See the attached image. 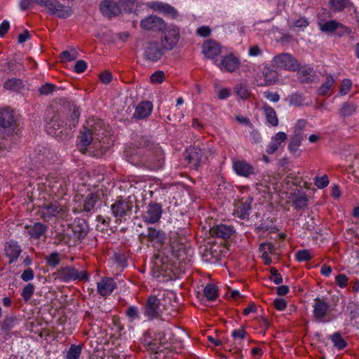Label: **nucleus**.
<instances>
[{
  "instance_id": "nucleus-1",
  "label": "nucleus",
  "mask_w": 359,
  "mask_h": 359,
  "mask_svg": "<svg viewBox=\"0 0 359 359\" xmlns=\"http://www.w3.org/2000/svg\"><path fill=\"white\" fill-rule=\"evenodd\" d=\"M67 100L65 98H55L53 101V111L48 112V120L46 121V132L56 137L62 138L65 136L66 128L64 126V121L61 120V114H65L67 110Z\"/></svg>"
},
{
  "instance_id": "nucleus-2",
  "label": "nucleus",
  "mask_w": 359,
  "mask_h": 359,
  "mask_svg": "<svg viewBox=\"0 0 359 359\" xmlns=\"http://www.w3.org/2000/svg\"><path fill=\"white\" fill-rule=\"evenodd\" d=\"M160 33V43L165 50H172L177 46L180 39V29L178 26L166 23Z\"/></svg>"
},
{
  "instance_id": "nucleus-3",
  "label": "nucleus",
  "mask_w": 359,
  "mask_h": 359,
  "mask_svg": "<svg viewBox=\"0 0 359 359\" xmlns=\"http://www.w3.org/2000/svg\"><path fill=\"white\" fill-rule=\"evenodd\" d=\"M172 262L170 256L164 255V252L161 251L155 255L151 261V273L152 276L160 282L163 281L162 278L168 276V271Z\"/></svg>"
},
{
  "instance_id": "nucleus-4",
  "label": "nucleus",
  "mask_w": 359,
  "mask_h": 359,
  "mask_svg": "<svg viewBox=\"0 0 359 359\" xmlns=\"http://www.w3.org/2000/svg\"><path fill=\"white\" fill-rule=\"evenodd\" d=\"M320 30L326 34H335L343 36L349 33V29L346 26L334 20H320L318 23Z\"/></svg>"
},
{
  "instance_id": "nucleus-5",
  "label": "nucleus",
  "mask_w": 359,
  "mask_h": 359,
  "mask_svg": "<svg viewBox=\"0 0 359 359\" xmlns=\"http://www.w3.org/2000/svg\"><path fill=\"white\" fill-rule=\"evenodd\" d=\"M39 6H44L48 13L50 15H56L61 18H66L67 11L65 6L60 4L57 0H33Z\"/></svg>"
},
{
  "instance_id": "nucleus-6",
  "label": "nucleus",
  "mask_w": 359,
  "mask_h": 359,
  "mask_svg": "<svg viewBox=\"0 0 359 359\" xmlns=\"http://www.w3.org/2000/svg\"><path fill=\"white\" fill-rule=\"evenodd\" d=\"M165 20L156 15H150L141 20L140 27L146 31H158L161 30L165 26Z\"/></svg>"
},
{
  "instance_id": "nucleus-7",
  "label": "nucleus",
  "mask_w": 359,
  "mask_h": 359,
  "mask_svg": "<svg viewBox=\"0 0 359 359\" xmlns=\"http://www.w3.org/2000/svg\"><path fill=\"white\" fill-rule=\"evenodd\" d=\"M0 126L8 133L14 131L17 127V120L10 108L0 110Z\"/></svg>"
},
{
  "instance_id": "nucleus-8",
  "label": "nucleus",
  "mask_w": 359,
  "mask_h": 359,
  "mask_svg": "<svg viewBox=\"0 0 359 359\" xmlns=\"http://www.w3.org/2000/svg\"><path fill=\"white\" fill-rule=\"evenodd\" d=\"M274 65L278 68L294 71L298 69L299 64L296 60L288 53H282L273 59Z\"/></svg>"
},
{
  "instance_id": "nucleus-9",
  "label": "nucleus",
  "mask_w": 359,
  "mask_h": 359,
  "mask_svg": "<svg viewBox=\"0 0 359 359\" xmlns=\"http://www.w3.org/2000/svg\"><path fill=\"white\" fill-rule=\"evenodd\" d=\"M214 64L222 72H233L238 69V59L232 53L223 56L220 61L215 60Z\"/></svg>"
},
{
  "instance_id": "nucleus-10",
  "label": "nucleus",
  "mask_w": 359,
  "mask_h": 359,
  "mask_svg": "<svg viewBox=\"0 0 359 359\" xmlns=\"http://www.w3.org/2000/svg\"><path fill=\"white\" fill-rule=\"evenodd\" d=\"M146 6L153 11L162 13L171 18H176L178 16L177 11L166 3L161 1H149L147 3Z\"/></svg>"
},
{
  "instance_id": "nucleus-11",
  "label": "nucleus",
  "mask_w": 359,
  "mask_h": 359,
  "mask_svg": "<svg viewBox=\"0 0 359 359\" xmlns=\"http://www.w3.org/2000/svg\"><path fill=\"white\" fill-rule=\"evenodd\" d=\"M165 49L156 41L148 42L144 49L145 57L152 62L158 60L163 55Z\"/></svg>"
},
{
  "instance_id": "nucleus-12",
  "label": "nucleus",
  "mask_w": 359,
  "mask_h": 359,
  "mask_svg": "<svg viewBox=\"0 0 359 359\" xmlns=\"http://www.w3.org/2000/svg\"><path fill=\"white\" fill-rule=\"evenodd\" d=\"M221 53V46L215 41H207L202 46V53L204 57L212 60L213 62L217 60L216 57L220 55Z\"/></svg>"
},
{
  "instance_id": "nucleus-13",
  "label": "nucleus",
  "mask_w": 359,
  "mask_h": 359,
  "mask_svg": "<svg viewBox=\"0 0 359 359\" xmlns=\"http://www.w3.org/2000/svg\"><path fill=\"white\" fill-rule=\"evenodd\" d=\"M97 141H99V137H97L95 131L85 129L79 137L77 147L81 151H84L90 144H95Z\"/></svg>"
},
{
  "instance_id": "nucleus-14",
  "label": "nucleus",
  "mask_w": 359,
  "mask_h": 359,
  "mask_svg": "<svg viewBox=\"0 0 359 359\" xmlns=\"http://www.w3.org/2000/svg\"><path fill=\"white\" fill-rule=\"evenodd\" d=\"M187 159L196 167L207 158L208 152L205 151V148L190 147L187 150Z\"/></svg>"
},
{
  "instance_id": "nucleus-15",
  "label": "nucleus",
  "mask_w": 359,
  "mask_h": 359,
  "mask_svg": "<svg viewBox=\"0 0 359 359\" xmlns=\"http://www.w3.org/2000/svg\"><path fill=\"white\" fill-rule=\"evenodd\" d=\"M161 214V207L158 204L150 203L143 213V220L149 224H154L160 219Z\"/></svg>"
},
{
  "instance_id": "nucleus-16",
  "label": "nucleus",
  "mask_w": 359,
  "mask_h": 359,
  "mask_svg": "<svg viewBox=\"0 0 359 359\" xmlns=\"http://www.w3.org/2000/svg\"><path fill=\"white\" fill-rule=\"evenodd\" d=\"M62 208L57 203H50L42 206L39 211V216L46 222L50 221L53 217L57 216Z\"/></svg>"
},
{
  "instance_id": "nucleus-17",
  "label": "nucleus",
  "mask_w": 359,
  "mask_h": 359,
  "mask_svg": "<svg viewBox=\"0 0 359 359\" xmlns=\"http://www.w3.org/2000/svg\"><path fill=\"white\" fill-rule=\"evenodd\" d=\"M82 198L83 197L80 196H76L74 202H82V204L81 203L79 205L80 207L78 210H76V208H74V212H79L81 210L89 212L93 209L97 201V196L95 194L90 193L84 200H82Z\"/></svg>"
},
{
  "instance_id": "nucleus-18",
  "label": "nucleus",
  "mask_w": 359,
  "mask_h": 359,
  "mask_svg": "<svg viewBox=\"0 0 359 359\" xmlns=\"http://www.w3.org/2000/svg\"><path fill=\"white\" fill-rule=\"evenodd\" d=\"M131 208L130 204L126 201H118L111 205L112 213L118 219L129 215Z\"/></svg>"
},
{
  "instance_id": "nucleus-19",
  "label": "nucleus",
  "mask_w": 359,
  "mask_h": 359,
  "mask_svg": "<svg viewBox=\"0 0 359 359\" xmlns=\"http://www.w3.org/2000/svg\"><path fill=\"white\" fill-rule=\"evenodd\" d=\"M233 168L236 173L240 176L248 177L255 174V168L248 162L244 161H236Z\"/></svg>"
},
{
  "instance_id": "nucleus-20",
  "label": "nucleus",
  "mask_w": 359,
  "mask_h": 359,
  "mask_svg": "<svg viewBox=\"0 0 359 359\" xmlns=\"http://www.w3.org/2000/svg\"><path fill=\"white\" fill-rule=\"evenodd\" d=\"M287 140V135L284 132H278L273 135L269 143L266 152L269 154L275 153Z\"/></svg>"
},
{
  "instance_id": "nucleus-21",
  "label": "nucleus",
  "mask_w": 359,
  "mask_h": 359,
  "mask_svg": "<svg viewBox=\"0 0 359 359\" xmlns=\"http://www.w3.org/2000/svg\"><path fill=\"white\" fill-rule=\"evenodd\" d=\"M116 287V283L111 278H104L97 284V291L102 296L109 295Z\"/></svg>"
},
{
  "instance_id": "nucleus-22",
  "label": "nucleus",
  "mask_w": 359,
  "mask_h": 359,
  "mask_svg": "<svg viewBox=\"0 0 359 359\" xmlns=\"http://www.w3.org/2000/svg\"><path fill=\"white\" fill-rule=\"evenodd\" d=\"M4 250L6 255L9 258V263L15 262L22 252L20 246L14 241L6 243Z\"/></svg>"
},
{
  "instance_id": "nucleus-23",
  "label": "nucleus",
  "mask_w": 359,
  "mask_h": 359,
  "mask_svg": "<svg viewBox=\"0 0 359 359\" xmlns=\"http://www.w3.org/2000/svg\"><path fill=\"white\" fill-rule=\"evenodd\" d=\"M102 13L108 17L117 15L121 13L119 6L111 0H104L100 4Z\"/></svg>"
},
{
  "instance_id": "nucleus-24",
  "label": "nucleus",
  "mask_w": 359,
  "mask_h": 359,
  "mask_svg": "<svg viewBox=\"0 0 359 359\" xmlns=\"http://www.w3.org/2000/svg\"><path fill=\"white\" fill-rule=\"evenodd\" d=\"M72 229L73 231L72 238L75 240L74 243H76L77 241L85 237L87 233L88 226L83 219H78L74 223Z\"/></svg>"
},
{
  "instance_id": "nucleus-25",
  "label": "nucleus",
  "mask_w": 359,
  "mask_h": 359,
  "mask_svg": "<svg viewBox=\"0 0 359 359\" xmlns=\"http://www.w3.org/2000/svg\"><path fill=\"white\" fill-rule=\"evenodd\" d=\"M160 310V302L155 296H151L148 299L145 308V313L150 318H155L158 316Z\"/></svg>"
},
{
  "instance_id": "nucleus-26",
  "label": "nucleus",
  "mask_w": 359,
  "mask_h": 359,
  "mask_svg": "<svg viewBox=\"0 0 359 359\" xmlns=\"http://www.w3.org/2000/svg\"><path fill=\"white\" fill-rule=\"evenodd\" d=\"M147 236L154 245H161L164 243L165 240V233L163 231L154 228L148 229Z\"/></svg>"
},
{
  "instance_id": "nucleus-27",
  "label": "nucleus",
  "mask_w": 359,
  "mask_h": 359,
  "mask_svg": "<svg viewBox=\"0 0 359 359\" xmlns=\"http://www.w3.org/2000/svg\"><path fill=\"white\" fill-rule=\"evenodd\" d=\"M153 104L149 101L140 102L136 107L134 116L137 118H144L149 116L152 111Z\"/></svg>"
},
{
  "instance_id": "nucleus-28",
  "label": "nucleus",
  "mask_w": 359,
  "mask_h": 359,
  "mask_svg": "<svg viewBox=\"0 0 359 359\" xmlns=\"http://www.w3.org/2000/svg\"><path fill=\"white\" fill-rule=\"evenodd\" d=\"M264 114L267 123L271 126H277L278 124V119L274 109L264 103L262 107Z\"/></svg>"
},
{
  "instance_id": "nucleus-29",
  "label": "nucleus",
  "mask_w": 359,
  "mask_h": 359,
  "mask_svg": "<svg viewBox=\"0 0 359 359\" xmlns=\"http://www.w3.org/2000/svg\"><path fill=\"white\" fill-rule=\"evenodd\" d=\"M233 233V229L230 226L219 224L211 229V233L222 238H229Z\"/></svg>"
},
{
  "instance_id": "nucleus-30",
  "label": "nucleus",
  "mask_w": 359,
  "mask_h": 359,
  "mask_svg": "<svg viewBox=\"0 0 359 359\" xmlns=\"http://www.w3.org/2000/svg\"><path fill=\"white\" fill-rule=\"evenodd\" d=\"M4 87L7 90L20 92L25 88V85L21 79L12 78L5 81Z\"/></svg>"
},
{
  "instance_id": "nucleus-31",
  "label": "nucleus",
  "mask_w": 359,
  "mask_h": 359,
  "mask_svg": "<svg viewBox=\"0 0 359 359\" xmlns=\"http://www.w3.org/2000/svg\"><path fill=\"white\" fill-rule=\"evenodd\" d=\"M47 230V226L40 222L28 227V233L32 238L39 239Z\"/></svg>"
},
{
  "instance_id": "nucleus-32",
  "label": "nucleus",
  "mask_w": 359,
  "mask_h": 359,
  "mask_svg": "<svg viewBox=\"0 0 359 359\" xmlns=\"http://www.w3.org/2000/svg\"><path fill=\"white\" fill-rule=\"evenodd\" d=\"M328 309V304L322 301H318L313 306L314 317L318 320H323Z\"/></svg>"
},
{
  "instance_id": "nucleus-33",
  "label": "nucleus",
  "mask_w": 359,
  "mask_h": 359,
  "mask_svg": "<svg viewBox=\"0 0 359 359\" xmlns=\"http://www.w3.org/2000/svg\"><path fill=\"white\" fill-rule=\"evenodd\" d=\"M263 82H260V86H271L276 81V73L269 68H265L262 71Z\"/></svg>"
},
{
  "instance_id": "nucleus-34",
  "label": "nucleus",
  "mask_w": 359,
  "mask_h": 359,
  "mask_svg": "<svg viewBox=\"0 0 359 359\" xmlns=\"http://www.w3.org/2000/svg\"><path fill=\"white\" fill-rule=\"evenodd\" d=\"M17 323L18 319L15 316H6L0 323L1 329L4 332L8 333L15 327Z\"/></svg>"
},
{
  "instance_id": "nucleus-35",
  "label": "nucleus",
  "mask_w": 359,
  "mask_h": 359,
  "mask_svg": "<svg viewBox=\"0 0 359 359\" xmlns=\"http://www.w3.org/2000/svg\"><path fill=\"white\" fill-rule=\"evenodd\" d=\"M309 24V20L305 17H299V18L294 19H289L288 20V25L290 29H303L306 28Z\"/></svg>"
},
{
  "instance_id": "nucleus-36",
  "label": "nucleus",
  "mask_w": 359,
  "mask_h": 359,
  "mask_svg": "<svg viewBox=\"0 0 359 359\" xmlns=\"http://www.w3.org/2000/svg\"><path fill=\"white\" fill-rule=\"evenodd\" d=\"M293 202L296 207L298 208H302L306 207L307 203V198L305 194L300 192L299 190H295L292 194Z\"/></svg>"
},
{
  "instance_id": "nucleus-37",
  "label": "nucleus",
  "mask_w": 359,
  "mask_h": 359,
  "mask_svg": "<svg viewBox=\"0 0 359 359\" xmlns=\"http://www.w3.org/2000/svg\"><path fill=\"white\" fill-rule=\"evenodd\" d=\"M335 82V79L332 75H327L326 76L325 81L321 85V86L318 89V93L320 95H326L329 90L331 89V87Z\"/></svg>"
},
{
  "instance_id": "nucleus-38",
  "label": "nucleus",
  "mask_w": 359,
  "mask_h": 359,
  "mask_svg": "<svg viewBox=\"0 0 359 359\" xmlns=\"http://www.w3.org/2000/svg\"><path fill=\"white\" fill-rule=\"evenodd\" d=\"M203 292L205 297L210 301L215 300L218 296L217 287L212 283L206 285Z\"/></svg>"
},
{
  "instance_id": "nucleus-39",
  "label": "nucleus",
  "mask_w": 359,
  "mask_h": 359,
  "mask_svg": "<svg viewBox=\"0 0 359 359\" xmlns=\"http://www.w3.org/2000/svg\"><path fill=\"white\" fill-rule=\"evenodd\" d=\"M356 110V106L351 102H345L342 104L340 110L339 115L342 117L349 116L353 115Z\"/></svg>"
},
{
  "instance_id": "nucleus-40",
  "label": "nucleus",
  "mask_w": 359,
  "mask_h": 359,
  "mask_svg": "<svg viewBox=\"0 0 359 359\" xmlns=\"http://www.w3.org/2000/svg\"><path fill=\"white\" fill-rule=\"evenodd\" d=\"M86 278V275L83 270L76 269L75 266L70 267L69 266V280H83Z\"/></svg>"
},
{
  "instance_id": "nucleus-41",
  "label": "nucleus",
  "mask_w": 359,
  "mask_h": 359,
  "mask_svg": "<svg viewBox=\"0 0 359 359\" xmlns=\"http://www.w3.org/2000/svg\"><path fill=\"white\" fill-rule=\"evenodd\" d=\"M83 346V344H72L69 348V359H79L81 355Z\"/></svg>"
},
{
  "instance_id": "nucleus-42",
  "label": "nucleus",
  "mask_w": 359,
  "mask_h": 359,
  "mask_svg": "<svg viewBox=\"0 0 359 359\" xmlns=\"http://www.w3.org/2000/svg\"><path fill=\"white\" fill-rule=\"evenodd\" d=\"M349 4V0H330V5L334 11H341Z\"/></svg>"
},
{
  "instance_id": "nucleus-43",
  "label": "nucleus",
  "mask_w": 359,
  "mask_h": 359,
  "mask_svg": "<svg viewBox=\"0 0 359 359\" xmlns=\"http://www.w3.org/2000/svg\"><path fill=\"white\" fill-rule=\"evenodd\" d=\"M235 91H236L237 95L241 99H243V100L247 99L250 95V90H249L248 87L247 86L241 84V83L238 84L235 87Z\"/></svg>"
},
{
  "instance_id": "nucleus-44",
  "label": "nucleus",
  "mask_w": 359,
  "mask_h": 359,
  "mask_svg": "<svg viewBox=\"0 0 359 359\" xmlns=\"http://www.w3.org/2000/svg\"><path fill=\"white\" fill-rule=\"evenodd\" d=\"M56 89L57 87L55 85L50 83H45L39 87L38 91L41 95L46 96L53 93Z\"/></svg>"
},
{
  "instance_id": "nucleus-45",
  "label": "nucleus",
  "mask_w": 359,
  "mask_h": 359,
  "mask_svg": "<svg viewBox=\"0 0 359 359\" xmlns=\"http://www.w3.org/2000/svg\"><path fill=\"white\" fill-rule=\"evenodd\" d=\"M301 79L306 82L312 81L314 71L312 68L302 69L299 72Z\"/></svg>"
},
{
  "instance_id": "nucleus-46",
  "label": "nucleus",
  "mask_w": 359,
  "mask_h": 359,
  "mask_svg": "<svg viewBox=\"0 0 359 359\" xmlns=\"http://www.w3.org/2000/svg\"><path fill=\"white\" fill-rule=\"evenodd\" d=\"M331 339L334 346L338 349H342L346 346V343L338 333L332 334L331 336Z\"/></svg>"
},
{
  "instance_id": "nucleus-47",
  "label": "nucleus",
  "mask_w": 359,
  "mask_h": 359,
  "mask_svg": "<svg viewBox=\"0 0 359 359\" xmlns=\"http://www.w3.org/2000/svg\"><path fill=\"white\" fill-rule=\"evenodd\" d=\"M287 100L291 106H300L304 102V98L300 94L294 93L290 95Z\"/></svg>"
},
{
  "instance_id": "nucleus-48",
  "label": "nucleus",
  "mask_w": 359,
  "mask_h": 359,
  "mask_svg": "<svg viewBox=\"0 0 359 359\" xmlns=\"http://www.w3.org/2000/svg\"><path fill=\"white\" fill-rule=\"evenodd\" d=\"M351 87H352V82L350 79H343V81L341 83V86H340L339 95L341 96L346 95L350 91Z\"/></svg>"
},
{
  "instance_id": "nucleus-49",
  "label": "nucleus",
  "mask_w": 359,
  "mask_h": 359,
  "mask_svg": "<svg viewBox=\"0 0 359 359\" xmlns=\"http://www.w3.org/2000/svg\"><path fill=\"white\" fill-rule=\"evenodd\" d=\"M126 315L130 322H133L140 318V312L137 307L130 306L126 311Z\"/></svg>"
},
{
  "instance_id": "nucleus-50",
  "label": "nucleus",
  "mask_w": 359,
  "mask_h": 359,
  "mask_svg": "<svg viewBox=\"0 0 359 359\" xmlns=\"http://www.w3.org/2000/svg\"><path fill=\"white\" fill-rule=\"evenodd\" d=\"M46 261L48 264L51 267H55L60 263L59 253L54 252H52L47 258Z\"/></svg>"
},
{
  "instance_id": "nucleus-51",
  "label": "nucleus",
  "mask_w": 359,
  "mask_h": 359,
  "mask_svg": "<svg viewBox=\"0 0 359 359\" xmlns=\"http://www.w3.org/2000/svg\"><path fill=\"white\" fill-rule=\"evenodd\" d=\"M34 292V286L31 284L28 283L22 290L21 295L24 298L25 300L27 301L29 300Z\"/></svg>"
},
{
  "instance_id": "nucleus-52",
  "label": "nucleus",
  "mask_w": 359,
  "mask_h": 359,
  "mask_svg": "<svg viewBox=\"0 0 359 359\" xmlns=\"http://www.w3.org/2000/svg\"><path fill=\"white\" fill-rule=\"evenodd\" d=\"M296 259L299 262H304L309 260L311 258V253L307 250H299L296 253Z\"/></svg>"
},
{
  "instance_id": "nucleus-53",
  "label": "nucleus",
  "mask_w": 359,
  "mask_h": 359,
  "mask_svg": "<svg viewBox=\"0 0 359 359\" xmlns=\"http://www.w3.org/2000/svg\"><path fill=\"white\" fill-rule=\"evenodd\" d=\"M302 142V139L299 136L295 135L292 138V140L289 144V149L292 152H294L297 150L298 147L300 146Z\"/></svg>"
},
{
  "instance_id": "nucleus-54",
  "label": "nucleus",
  "mask_w": 359,
  "mask_h": 359,
  "mask_svg": "<svg viewBox=\"0 0 359 359\" xmlns=\"http://www.w3.org/2000/svg\"><path fill=\"white\" fill-rule=\"evenodd\" d=\"M329 184V180L327 175L316 177L315 180V185L318 189H323L327 187Z\"/></svg>"
},
{
  "instance_id": "nucleus-55",
  "label": "nucleus",
  "mask_w": 359,
  "mask_h": 359,
  "mask_svg": "<svg viewBox=\"0 0 359 359\" xmlns=\"http://www.w3.org/2000/svg\"><path fill=\"white\" fill-rule=\"evenodd\" d=\"M87 68V63L82 60H77L74 62L73 69L76 73H81Z\"/></svg>"
},
{
  "instance_id": "nucleus-56",
  "label": "nucleus",
  "mask_w": 359,
  "mask_h": 359,
  "mask_svg": "<svg viewBox=\"0 0 359 359\" xmlns=\"http://www.w3.org/2000/svg\"><path fill=\"white\" fill-rule=\"evenodd\" d=\"M164 78V73L162 71H156L150 76L151 81L154 83H160L163 82Z\"/></svg>"
},
{
  "instance_id": "nucleus-57",
  "label": "nucleus",
  "mask_w": 359,
  "mask_h": 359,
  "mask_svg": "<svg viewBox=\"0 0 359 359\" xmlns=\"http://www.w3.org/2000/svg\"><path fill=\"white\" fill-rule=\"evenodd\" d=\"M231 89L228 88H220L217 90V95L219 100H226L230 97Z\"/></svg>"
},
{
  "instance_id": "nucleus-58",
  "label": "nucleus",
  "mask_w": 359,
  "mask_h": 359,
  "mask_svg": "<svg viewBox=\"0 0 359 359\" xmlns=\"http://www.w3.org/2000/svg\"><path fill=\"white\" fill-rule=\"evenodd\" d=\"M336 283L341 288H344L347 285L348 283V278L345 274H339L335 278Z\"/></svg>"
},
{
  "instance_id": "nucleus-59",
  "label": "nucleus",
  "mask_w": 359,
  "mask_h": 359,
  "mask_svg": "<svg viewBox=\"0 0 359 359\" xmlns=\"http://www.w3.org/2000/svg\"><path fill=\"white\" fill-rule=\"evenodd\" d=\"M264 96L268 100L275 103L278 102L280 100V96L277 93H273L271 91L264 92Z\"/></svg>"
},
{
  "instance_id": "nucleus-60",
  "label": "nucleus",
  "mask_w": 359,
  "mask_h": 359,
  "mask_svg": "<svg viewBox=\"0 0 359 359\" xmlns=\"http://www.w3.org/2000/svg\"><path fill=\"white\" fill-rule=\"evenodd\" d=\"M34 277L33 270L30 268L25 269L21 275V278L25 282L32 280Z\"/></svg>"
},
{
  "instance_id": "nucleus-61",
  "label": "nucleus",
  "mask_w": 359,
  "mask_h": 359,
  "mask_svg": "<svg viewBox=\"0 0 359 359\" xmlns=\"http://www.w3.org/2000/svg\"><path fill=\"white\" fill-rule=\"evenodd\" d=\"M275 308L279 311H283L286 308V302L281 298H276L273 301Z\"/></svg>"
},
{
  "instance_id": "nucleus-62",
  "label": "nucleus",
  "mask_w": 359,
  "mask_h": 359,
  "mask_svg": "<svg viewBox=\"0 0 359 359\" xmlns=\"http://www.w3.org/2000/svg\"><path fill=\"white\" fill-rule=\"evenodd\" d=\"M10 22L7 20H3L0 24V37H3L9 30Z\"/></svg>"
},
{
  "instance_id": "nucleus-63",
  "label": "nucleus",
  "mask_w": 359,
  "mask_h": 359,
  "mask_svg": "<svg viewBox=\"0 0 359 359\" xmlns=\"http://www.w3.org/2000/svg\"><path fill=\"white\" fill-rule=\"evenodd\" d=\"M112 79L111 74L109 72H104L100 74V79L102 83L108 84L111 82Z\"/></svg>"
},
{
  "instance_id": "nucleus-64",
  "label": "nucleus",
  "mask_w": 359,
  "mask_h": 359,
  "mask_svg": "<svg viewBox=\"0 0 359 359\" xmlns=\"http://www.w3.org/2000/svg\"><path fill=\"white\" fill-rule=\"evenodd\" d=\"M261 251H267L268 254H273L275 251V247L271 243H263L260 245Z\"/></svg>"
}]
</instances>
